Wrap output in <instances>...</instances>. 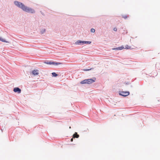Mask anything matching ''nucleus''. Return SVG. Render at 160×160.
I'll return each mask as SVG.
<instances>
[{
  "instance_id": "f03ea898",
  "label": "nucleus",
  "mask_w": 160,
  "mask_h": 160,
  "mask_svg": "<svg viewBox=\"0 0 160 160\" xmlns=\"http://www.w3.org/2000/svg\"><path fill=\"white\" fill-rule=\"evenodd\" d=\"M96 79V78H93V79H85L81 81L80 83L82 84H90L94 82L95 81Z\"/></svg>"
},
{
  "instance_id": "0eeeda50",
  "label": "nucleus",
  "mask_w": 160,
  "mask_h": 160,
  "mask_svg": "<svg viewBox=\"0 0 160 160\" xmlns=\"http://www.w3.org/2000/svg\"><path fill=\"white\" fill-rule=\"evenodd\" d=\"M73 137L74 138H78L79 137V135L78 134L77 132H75L73 135Z\"/></svg>"
},
{
  "instance_id": "2eb2a0df",
  "label": "nucleus",
  "mask_w": 160,
  "mask_h": 160,
  "mask_svg": "<svg viewBox=\"0 0 160 160\" xmlns=\"http://www.w3.org/2000/svg\"><path fill=\"white\" fill-rule=\"evenodd\" d=\"M91 32H95V30L94 28H92L91 29Z\"/></svg>"
},
{
  "instance_id": "39448f33",
  "label": "nucleus",
  "mask_w": 160,
  "mask_h": 160,
  "mask_svg": "<svg viewBox=\"0 0 160 160\" xmlns=\"http://www.w3.org/2000/svg\"><path fill=\"white\" fill-rule=\"evenodd\" d=\"M13 91L14 92H18V93H20L21 92V89L18 87L14 88L13 89Z\"/></svg>"
},
{
  "instance_id": "9b49d317",
  "label": "nucleus",
  "mask_w": 160,
  "mask_h": 160,
  "mask_svg": "<svg viewBox=\"0 0 160 160\" xmlns=\"http://www.w3.org/2000/svg\"><path fill=\"white\" fill-rule=\"evenodd\" d=\"M52 76L54 77H56L58 75V74L55 72H52Z\"/></svg>"
},
{
  "instance_id": "aec40b11",
  "label": "nucleus",
  "mask_w": 160,
  "mask_h": 160,
  "mask_svg": "<svg viewBox=\"0 0 160 160\" xmlns=\"http://www.w3.org/2000/svg\"><path fill=\"white\" fill-rule=\"evenodd\" d=\"M73 138H72L71 139V142H72L73 141Z\"/></svg>"
},
{
  "instance_id": "7ed1b4c3",
  "label": "nucleus",
  "mask_w": 160,
  "mask_h": 160,
  "mask_svg": "<svg viewBox=\"0 0 160 160\" xmlns=\"http://www.w3.org/2000/svg\"><path fill=\"white\" fill-rule=\"evenodd\" d=\"M91 43V42L90 41H82L81 40H78L76 42H75V44L76 45H79L82 44L83 45L84 44H89Z\"/></svg>"
},
{
  "instance_id": "dca6fc26",
  "label": "nucleus",
  "mask_w": 160,
  "mask_h": 160,
  "mask_svg": "<svg viewBox=\"0 0 160 160\" xmlns=\"http://www.w3.org/2000/svg\"><path fill=\"white\" fill-rule=\"evenodd\" d=\"M122 17L126 19L128 18V16L127 15H124L122 16Z\"/></svg>"
},
{
  "instance_id": "a211bd4d",
  "label": "nucleus",
  "mask_w": 160,
  "mask_h": 160,
  "mask_svg": "<svg viewBox=\"0 0 160 160\" xmlns=\"http://www.w3.org/2000/svg\"><path fill=\"white\" fill-rule=\"evenodd\" d=\"M112 49L113 50H118V48H112Z\"/></svg>"
},
{
  "instance_id": "412c9836",
  "label": "nucleus",
  "mask_w": 160,
  "mask_h": 160,
  "mask_svg": "<svg viewBox=\"0 0 160 160\" xmlns=\"http://www.w3.org/2000/svg\"><path fill=\"white\" fill-rule=\"evenodd\" d=\"M71 128V127L70 126V127H69V128Z\"/></svg>"
},
{
  "instance_id": "f257e3e1",
  "label": "nucleus",
  "mask_w": 160,
  "mask_h": 160,
  "mask_svg": "<svg viewBox=\"0 0 160 160\" xmlns=\"http://www.w3.org/2000/svg\"><path fill=\"white\" fill-rule=\"evenodd\" d=\"M14 3L16 6L25 12L32 13L35 12V10L33 9L25 6L22 2L16 1L14 2Z\"/></svg>"
},
{
  "instance_id": "6ab92c4d",
  "label": "nucleus",
  "mask_w": 160,
  "mask_h": 160,
  "mask_svg": "<svg viewBox=\"0 0 160 160\" xmlns=\"http://www.w3.org/2000/svg\"><path fill=\"white\" fill-rule=\"evenodd\" d=\"M113 30L114 31H117V28H114Z\"/></svg>"
},
{
  "instance_id": "20e7f679",
  "label": "nucleus",
  "mask_w": 160,
  "mask_h": 160,
  "mask_svg": "<svg viewBox=\"0 0 160 160\" xmlns=\"http://www.w3.org/2000/svg\"><path fill=\"white\" fill-rule=\"evenodd\" d=\"M119 94L120 95L125 97L128 96V95L129 94V92H119Z\"/></svg>"
},
{
  "instance_id": "423d86ee",
  "label": "nucleus",
  "mask_w": 160,
  "mask_h": 160,
  "mask_svg": "<svg viewBox=\"0 0 160 160\" xmlns=\"http://www.w3.org/2000/svg\"><path fill=\"white\" fill-rule=\"evenodd\" d=\"M38 71L37 70H34L32 72V74L34 75H38L39 73L38 72Z\"/></svg>"
},
{
  "instance_id": "ddd939ff",
  "label": "nucleus",
  "mask_w": 160,
  "mask_h": 160,
  "mask_svg": "<svg viewBox=\"0 0 160 160\" xmlns=\"http://www.w3.org/2000/svg\"><path fill=\"white\" fill-rule=\"evenodd\" d=\"M60 64H61V63L60 62H53V65H59Z\"/></svg>"
},
{
  "instance_id": "f8f14e48",
  "label": "nucleus",
  "mask_w": 160,
  "mask_h": 160,
  "mask_svg": "<svg viewBox=\"0 0 160 160\" xmlns=\"http://www.w3.org/2000/svg\"><path fill=\"white\" fill-rule=\"evenodd\" d=\"M123 48H124V47H123V46H122L120 47H119L118 48V50H122Z\"/></svg>"
},
{
  "instance_id": "6e6552de",
  "label": "nucleus",
  "mask_w": 160,
  "mask_h": 160,
  "mask_svg": "<svg viewBox=\"0 0 160 160\" xmlns=\"http://www.w3.org/2000/svg\"><path fill=\"white\" fill-rule=\"evenodd\" d=\"M45 63L48 64H53V62L52 61H47L45 62Z\"/></svg>"
},
{
  "instance_id": "f3484780",
  "label": "nucleus",
  "mask_w": 160,
  "mask_h": 160,
  "mask_svg": "<svg viewBox=\"0 0 160 160\" xmlns=\"http://www.w3.org/2000/svg\"><path fill=\"white\" fill-rule=\"evenodd\" d=\"M92 69V68H90V69H84L83 70L84 71H88Z\"/></svg>"
},
{
  "instance_id": "1a4fd4ad",
  "label": "nucleus",
  "mask_w": 160,
  "mask_h": 160,
  "mask_svg": "<svg viewBox=\"0 0 160 160\" xmlns=\"http://www.w3.org/2000/svg\"><path fill=\"white\" fill-rule=\"evenodd\" d=\"M0 41L5 42L9 43V42L6 41L5 40L2 39V38L0 37Z\"/></svg>"
},
{
  "instance_id": "9d476101",
  "label": "nucleus",
  "mask_w": 160,
  "mask_h": 160,
  "mask_svg": "<svg viewBox=\"0 0 160 160\" xmlns=\"http://www.w3.org/2000/svg\"><path fill=\"white\" fill-rule=\"evenodd\" d=\"M125 49H132V48H131V46H130L128 45H127L126 46H125Z\"/></svg>"
},
{
  "instance_id": "4468645a",
  "label": "nucleus",
  "mask_w": 160,
  "mask_h": 160,
  "mask_svg": "<svg viewBox=\"0 0 160 160\" xmlns=\"http://www.w3.org/2000/svg\"><path fill=\"white\" fill-rule=\"evenodd\" d=\"M46 31V30L45 29H43L42 30H41L40 31L41 33V34L43 33Z\"/></svg>"
}]
</instances>
